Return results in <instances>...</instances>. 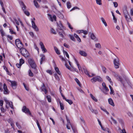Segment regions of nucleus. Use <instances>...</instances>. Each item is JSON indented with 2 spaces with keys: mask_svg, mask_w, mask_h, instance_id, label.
Returning a JSON list of instances; mask_svg holds the SVG:
<instances>
[{
  "mask_svg": "<svg viewBox=\"0 0 133 133\" xmlns=\"http://www.w3.org/2000/svg\"><path fill=\"white\" fill-rule=\"evenodd\" d=\"M3 85L2 83H0V90L1 91H3V94L5 95H7L9 94V91L5 83H4L3 85Z\"/></svg>",
  "mask_w": 133,
  "mask_h": 133,
  "instance_id": "f257e3e1",
  "label": "nucleus"
},
{
  "mask_svg": "<svg viewBox=\"0 0 133 133\" xmlns=\"http://www.w3.org/2000/svg\"><path fill=\"white\" fill-rule=\"evenodd\" d=\"M19 4L24 14L27 16H29L30 15V13L28 11L25 10L26 8V6L24 3L22 1H19Z\"/></svg>",
  "mask_w": 133,
  "mask_h": 133,
  "instance_id": "f03ea898",
  "label": "nucleus"
},
{
  "mask_svg": "<svg viewBox=\"0 0 133 133\" xmlns=\"http://www.w3.org/2000/svg\"><path fill=\"white\" fill-rule=\"evenodd\" d=\"M20 52L22 55L25 57H27L29 56L28 51L24 48H21L20 49Z\"/></svg>",
  "mask_w": 133,
  "mask_h": 133,
  "instance_id": "7ed1b4c3",
  "label": "nucleus"
},
{
  "mask_svg": "<svg viewBox=\"0 0 133 133\" xmlns=\"http://www.w3.org/2000/svg\"><path fill=\"white\" fill-rule=\"evenodd\" d=\"M28 62L32 68L34 69H36L37 66L33 59H29L28 60Z\"/></svg>",
  "mask_w": 133,
  "mask_h": 133,
  "instance_id": "20e7f679",
  "label": "nucleus"
},
{
  "mask_svg": "<svg viewBox=\"0 0 133 133\" xmlns=\"http://www.w3.org/2000/svg\"><path fill=\"white\" fill-rule=\"evenodd\" d=\"M91 80L92 83H95L97 81L98 82L102 81V79L100 76H97L91 79Z\"/></svg>",
  "mask_w": 133,
  "mask_h": 133,
  "instance_id": "39448f33",
  "label": "nucleus"
},
{
  "mask_svg": "<svg viewBox=\"0 0 133 133\" xmlns=\"http://www.w3.org/2000/svg\"><path fill=\"white\" fill-rule=\"evenodd\" d=\"M113 63L115 68L116 69L118 68H119V65L118 58H116L114 60Z\"/></svg>",
  "mask_w": 133,
  "mask_h": 133,
  "instance_id": "423d86ee",
  "label": "nucleus"
},
{
  "mask_svg": "<svg viewBox=\"0 0 133 133\" xmlns=\"http://www.w3.org/2000/svg\"><path fill=\"white\" fill-rule=\"evenodd\" d=\"M89 35H90L91 38L94 40L95 42H97L98 41V39L96 37L94 34L90 32L89 33Z\"/></svg>",
  "mask_w": 133,
  "mask_h": 133,
  "instance_id": "0eeeda50",
  "label": "nucleus"
},
{
  "mask_svg": "<svg viewBox=\"0 0 133 133\" xmlns=\"http://www.w3.org/2000/svg\"><path fill=\"white\" fill-rule=\"evenodd\" d=\"M15 43L17 47L18 48L22 47L23 46L22 43L19 39H17L15 41Z\"/></svg>",
  "mask_w": 133,
  "mask_h": 133,
  "instance_id": "6e6552de",
  "label": "nucleus"
},
{
  "mask_svg": "<svg viewBox=\"0 0 133 133\" xmlns=\"http://www.w3.org/2000/svg\"><path fill=\"white\" fill-rule=\"evenodd\" d=\"M4 100L6 104H8L11 109H14L13 105L12 102L11 101H9L6 98H4Z\"/></svg>",
  "mask_w": 133,
  "mask_h": 133,
  "instance_id": "1a4fd4ad",
  "label": "nucleus"
},
{
  "mask_svg": "<svg viewBox=\"0 0 133 133\" xmlns=\"http://www.w3.org/2000/svg\"><path fill=\"white\" fill-rule=\"evenodd\" d=\"M22 111L23 112H25V113L28 114L30 116L32 117L33 116L30 112L29 109L28 108H27L26 106H24L23 107L22 109Z\"/></svg>",
  "mask_w": 133,
  "mask_h": 133,
  "instance_id": "9d476101",
  "label": "nucleus"
},
{
  "mask_svg": "<svg viewBox=\"0 0 133 133\" xmlns=\"http://www.w3.org/2000/svg\"><path fill=\"white\" fill-rule=\"evenodd\" d=\"M8 81L11 83V87L14 89H16L17 86V82L15 81H11L8 79Z\"/></svg>",
  "mask_w": 133,
  "mask_h": 133,
  "instance_id": "9b49d317",
  "label": "nucleus"
},
{
  "mask_svg": "<svg viewBox=\"0 0 133 133\" xmlns=\"http://www.w3.org/2000/svg\"><path fill=\"white\" fill-rule=\"evenodd\" d=\"M31 21L32 28L35 31H38L39 30L38 29L36 25L35 24L33 20L32 19H31Z\"/></svg>",
  "mask_w": 133,
  "mask_h": 133,
  "instance_id": "f8f14e48",
  "label": "nucleus"
},
{
  "mask_svg": "<svg viewBox=\"0 0 133 133\" xmlns=\"http://www.w3.org/2000/svg\"><path fill=\"white\" fill-rule=\"evenodd\" d=\"M79 53L81 56L84 57H86L87 56V52L84 51L79 50Z\"/></svg>",
  "mask_w": 133,
  "mask_h": 133,
  "instance_id": "ddd939ff",
  "label": "nucleus"
},
{
  "mask_svg": "<svg viewBox=\"0 0 133 133\" xmlns=\"http://www.w3.org/2000/svg\"><path fill=\"white\" fill-rule=\"evenodd\" d=\"M41 89L42 91L44 92L45 94H46L47 93V90L46 89V87H45V85L44 84H43V85L41 87Z\"/></svg>",
  "mask_w": 133,
  "mask_h": 133,
  "instance_id": "4468645a",
  "label": "nucleus"
},
{
  "mask_svg": "<svg viewBox=\"0 0 133 133\" xmlns=\"http://www.w3.org/2000/svg\"><path fill=\"white\" fill-rule=\"evenodd\" d=\"M54 68L56 72L59 75H61V72L59 71V68L56 66V65H55Z\"/></svg>",
  "mask_w": 133,
  "mask_h": 133,
  "instance_id": "2eb2a0df",
  "label": "nucleus"
},
{
  "mask_svg": "<svg viewBox=\"0 0 133 133\" xmlns=\"http://www.w3.org/2000/svg\"><path fill=\"white\" fill-rule=\"evenodd\" d=\"M109 103L112 106H115V104L113 102L112 99L111 98H109L108 99Z\"/></svg>",
  "mask_w": 133,
  "mask_h": 133,
  "instance_id": "dca6fc26",
  "label": "nucleus"
},
{
  "mask_svg": "<svg viewBox=\"0 0 133 133\" xmlns=\"http://www.w3.org/2000/svg\"><path fill=\"white\" fill-rule=\"evenodd\" d=\"M57 26L58 27V29L60 30H62V29L63 28V26L60 22H59V23L58 24L57 23Z\"/></svg>",
  "mask_w": 133,
  "mask_h": 133,
  "instance_id": "f3484780",
  "label": "nucleus"
},
{
  "mask_svg": "<svg viewBox=\"0 0 133 133\" xmlns=\"http://www.w3.org/2000/svg\"><path fill=\"white\" fill-rule=\"evenodd\" d=\"M40 56L41 57V59L40 63L41 64L42 63V62L44 61L45 59V56L43 54L40 55Z\"/></svg>",
  "mask_w": 133,
  "mask_h": 133,
  "instance_id": "a211bd4d",
  "label": "nucleus"
},
{
  "mask_svg": "<svg viewBox=\"0 0 133 133\" xmlns=\"http://www.w3.org/2000/svg\"><path fill=\"white\" fill-rule=\"evenodd\" d=\"M74 60L75 61L76 64H77L78 66L79 70L80 71L81 69V68L80 67L79 64H78L77 60H76L75 58H74Z\"/></svg>",
  "mask_w": 133,
  "mask_h": 133,
  "instance_id": "6ab92c4d",
  "label": "nucleus"
},
{
  "mask_svg": "<svg viewBox=\"0 0 133 133\" xmlns=\"http://www.w3.org/2000/svg\"><path fill=\"white\" fill-rule=\"evenodd\" d=\"M124 16L126 21L127 22H130V21H132V19L130 17H128V15H124Z\"/></svg>",
  "mask_w": 133,
  "mask_h": 133,
  "instance_id": "aec40b11",
  "label": "nucleus"
},
{
  "mask_svg": "<svg viewBox=\"0 0 133 133\" xmlns=\"http://www.w3.org/2000/svg\"><path fill=\"white\" fill-rule=\"evenodd\" d=\"M54 49L56 53L58 55H59L60 54V53L59 51L58 50V48L56 46L54 47Z\"/></svg>",
  "mask_w": 133,
  "mask_h": 133,
  "instance_id": "412c9836",
  "label": "nucleus"
},
{
  "mask_svg": "<svg viewBox=\"0 0 133 133\" xmlns=\"http://www.w3.org/2000/svg\"><path fill=\"white\" fill-rule=\"evenodd\" d=\"M61 30V32H58L59 34L61 37L63 38L64 37V36L63 34L65 33L64 31L63 30Z\"/></svg>",
  "mask_w": 133,
  "mask_h": 133,
  "instance_id": "4be33fe9",
  "label": "nucleus"
},
{
  "mask_svg": "<svg viewBox=\"0 0 133 133\" xmlns=\"http://www.w3.org/2000/svg\"><path fill=\"white\" fill-rule=\"evenodd\" d=\"M46 97L49 102L50 103L51 102V98L50 96L47 95Z\"/></svg>",
  "mask_w": 133,
  "mask_h": 133,
  "instance_id": "5701e85b",
  "label": "nucleus"
},
{
  "mask_svg": "<svg viewBox=\"0 0 133 133\" xmlns=\"http://www.w3.org/2000/svg\"><path fill=\"white\" fill-rule=\"evenodd\" d=\"M112 75L114 76L116 78L118 79V78H120V77L118 76V75L116 74L115 72L112 71Z\"/></svg>",
  "mask_w": 133,
  "mask_h": 133,
  "instance_id": "b1692460",
  "label": "nucleus"
},
{
  "mask_svg": "<svg viewBox=\"0 0 133 133\" xmlns=\"http://www.w3.org/2000/svg\"><path fill=\"white\" fill-rule=\"evenodd\" d=\"M0 4L2 8V10H3V12H4V13H6V12H5V9L4 8V6H3L4 5H3V2H2V1H0Z\"/></svg>",
  "mask_w": 133,
  "mask_h": 133,
  "instance_id": "393cba45",
  "label": "nucleus"
},
{
  "mask_svg": "<svg viewBox=\"0 0 133 133\" xmlns=\"http://www.w3.org/2000/svg\"><path fill=\"white\" fill-rule=\"evenodd\" d=\"M101 20L103 23L104 24L105 26H107V24L103 18V17H101Z\"/></svg>",
  "mask_w": 133,
  "mask_h": 133,
  "instance_id": "a878e982",
  "label": "nucleus"
},
{
  "mask_svg": "<svg viewBox=\"0 0 133 133\" xmlns=\"http://www.w3.org/2000/svg\"><path fill=\"white\" fill-rule=\"evenodd\" d=\"M90 96L92 99L94 101L96 102H97L98 101V100L96 99L94 96L92 94H90Z\"/></svg>",
  "mask_w": 133,
  "mask_h": 133,
  "instance_id": "bb28decb",
  "label": "nucleus"
},
{
  "mask_svg": "<svg viewBox=\"0 0 133 133\" xmlns=\"http://www.w3.org/2000/svg\"><path fill=\"white\" fill-rule=\"evenodd\" d=\"M106 78L107 79L109 82L112 85H113V83L111 81V78L109 77V76H106Z\"/></svg>",
  "mask_w": 133,
  "mask_h": 133,
  "instance_id": "cd10ccee",
  "label": "nucleus"
},
{
  "mask_svg": "<svg viewBox=\"0 0 133 133\" xmlns=\"http://www.w3.org/2000/svg\"><path fill=\"white\" fill-rule=\"evenodd\" d=\"M84 72L85 73V74L87 75L89 77H91L93 76H94V75L93 74H92V75L91 76L89 74V72L87 70H84Z\"/></svg>",
  "mask_w": 133,
  "mask_h": 133,
  "instance_id": "c85d7f7f",
  "label": "nucleus"
},
{
  "mask_svg": "<svg viewBox=\"0 0 133 133\" xmlns=\"http://www.w3.org/2000/svg\"><path fill=\"white\" fill-rule=\"evenodd\" d=\"M34 4L35 6H36V8H39V5H38V3L35 0H34Z\"/></svg>",
  "mask_w": 133,
  "mask_h": 133,
  "instance_id": "c756f323",
  "label": "nucleus"
},
{
  "mask_svg": "<svg viewBox=\"0 0 133 133\" xmlns=\"http://www.w3.org/2000/svg\"><path fill=\"white\" fill-rule=\"evenodd\" d=\"M59 102L61 109L62 110H63L64 109V107L63 103L61 102L59 100Z\"/></svg>",
  "mask_w": 133,
  "mask_h": 133,
  "instance_id": "7c9ffc66",
  "label": "nucleus"
},
{
  "mask_svg": "<svg viewBox=\"0 0 133 133\" xmlns=\"http://www.w3.org/2000/svg\"><path fill=\"white\" fill-rule=\"evenodd\" d=\"M67 7L68 9H69L71 7V4L69 2H68L66 3Z\"/></svg>",
  "mask_w": 133,
  "mask_h": 133,
  "instance_id": "2f4dec72",
  "label": "nucleus"
},
{
  "mask_svg": "<svg viewBox=\"0 0 133 133\" xmlns=\"http://www.w3.org/2000/svg\"><path fill=\"white\" fill-rule=\"evenodd\" d=\"M69 36L70 37V39L73 41H75V39L74 37V36L71 34H69Z\"/></svg>",
  "mask_w": 133,
  "mask_h": 133,
  "instance_id": "473e14b6",
  "label": "nucleus"
},
{
  "mask_svg": "<svg viewBox=\"0 0 133 133\" xmlns=\"http://www.w3.org/2000/svg\"><path fill=\"white\" fill-rule=\"evenodd\" d=\"M75 80L78 85L79 87H81V85L78 79L77 78H75Z\"/></svg>",
  "mask_w": 133,
  "mask_h": 133,
  "instance_id": "72a5a7b5",
  "label": "nucleus"
},
{
  "mask_svg": "<svg viewBox=\"0 0 133 133\" xmlns=\"http://www.w3.org/2000/svg\"><path fill=\"white\" fill-rule=\"evenodd\" d=\"M95 47L97 48L100 49L101 48V45L99 43H96L95 44Z\"/></svg>",
  "mask_w": 133,
  "mask_h": 133,
  "instance_id": "f704fd0d",
  "label": "nucleus"
},
{
  "mask_svg": "<svg viewBox=\"0 0 133 133\" xmlns=\"http://www.w3.org/2000/svg\"><path fill=\"white\" fill-rule=\"evenodd\" d=\"M65 101L67 102L70 105L72 104L73 103L72 101L71 100L65 99Z\"/></svg>",
  "mask_w": 133,
  "mask_h": 133,
  "instance_id": "c9c22d12",
  "label": "nucleus"
},
{
  "mask_svg": "<svg viewBox=\"0 0 133 133\" xmlns=\"http://www.w3.org/2000/svg\"><path fill=\"white\" fill-rule=\"evenodd\" d=\"M63 51L64 55H65L66 57L68 58H69V55L66 51H65L63 49Z\"/></svg>",
  "mask_w": 133,
  "mask_h": 133,
  "instance_id": "e433bc0d",
  "label": "nucleus"
},
{
  "mask_svg": "<svg viewBox=\"0 0 133 133\" xmlns=\"http://www.w3.org/2000/svg\"><path fill=\"white\" fill-rule=\"evenodd\" d=\"M28 72L29 75V76L31 77H32L33 76V74L30 70H29Z\"/></svg>",
  "mask_w": 133,
  "mask_h": 133,
  "instance_id": "4c0bfd02",
  "label": "nucleus"
},
{
  "mask_svg": "<svg viewBox=\"0 0 133 133\" xmlns=\"http://www.w3.org/2000/svg\"><path fill=\"white\" fill-rule=\"evenodd\" d=\"M51 21H53V20L56 21V16L55 15H54L51 18Z\"/></svg>",
  "mask_w": 133,
  "mask_h": 133,
  "instance_id": "58836bf2",
  "label": "nucleus"
},
{
  "mask_svg": "<svg viewBox=\"0 0 133 133\" xmlns=\"http://www.w3.org/2000/svg\"><path fill=\"white\" fill-rule=\"evenodd\" d=\"M51 32L54 34L56 35V32L55 30L52 28H51Z\"/></svg>",
  "mask_w": 133,
  "mask_h": 133,
  "instance_id": "ea45409f",
  "label": "nucleus"
},
{
  "mask_svg": "<svg viewBox=\"0 0 133 133\" xmlns=\"http://www.w3.org/2000/svg\"><path fill=\"white\" fill-rule=\"evenodd\" d=\"M39 45L41 46V49L44 48H45V46L44 45V44L42 42H40L39 43Z\"/></svg>",
  "mask_w": 133,
  "mask_h": 133,
  "instance_id": "a19ab883",
  "label": "nucleus"
},
{
  "mask_svg": "<svg viewBox=\"0 0 133 133\" xmlns=\"http://www.w3.org/2000/svg\"><path fill=\"white\" fill-rule=\"evenodd\" d=\"M102 70L103 72L104 73H106V68L104 66H102Z\"/></svg>",
  "mask_w": 133,
  "mask_h": 133,
  "instance_id": "79ce46f5",
  "label": "nucleus"
},
{
  "mask_svg": "<svg viewBox=\"0 0 133 133\" xmlns=\"http://www.w3.org/2000/svg\"><path fill=\"white\" fill-rule=\"evenodd\" d=\"M96 2L97 4L101 5L102 4L101 0H96Z\"/></svg>",
  "mask_w": 133,
  "mask_h": 133,
  "instance_id": "37998d69",
  "label": "nucleus"
},
{
  "mask_svg": "<svg viewBox=\"0 0 133 133\" xmlns=\"http://www.w3.org/2000/svg\"><path fill=\"white\" fill-rule=\"evenodd\" d=\"M20 18L18 17L17 18V19H14V21L18 25H19V21L18 20V19Z\"/></svg>",
  "mask_w": 133,
  "mask_h": 133,
  "instance_id": "c03bdc74",
  "label": "nucleus"
},
{
  "mask_svg": "<svg viewBox=\"0 0 133 133\" xmlns=\"http://www.w3.org/2000/svg\"><path fill=\"white\" fill-rule=\"evenodd\" d=\"M67 24L68 26V27L71 29L72 30L73 29V28L72 27L70 24L68 22V21H67Z\"/></svg>",
  "mask_w": 133,
  "mask_h": 133,
  "instance_id": "a18cd8bd",
  "label": "nucleus"
},
{
  "mask_svg": "<svg viewBox=\"0 0 133 133\" xmlns=\"http://www.w3.org/2000/svg\"><path fill=\"white\" fill-rule=\"evenodd\" d=\"M19 61V63L22 65L24 63V60L22 58L20 59Z\"/></svg>",
  "mask_w": 133,
  "mask_h": 133,
  "instance_id": "49530a36",
  "label": "nucleus"
},
{
  "mask_svg": "<svg viewBox=\"0 0 133 133\" xmlns=\"http://www.w3.org/2000/svg\"><path fill=\"white\" fill-rule=\"evenodd\" d=\"M23 84L25 90L27 91H28L29 90V87L26 86V85L24 83H23Z\"/></svg>",
  "mask_w": 133,
  "mask_h": 133,
  "instance_id": "de8ad7c7",
  "label": "nucleus"
},
{
  "mask_svg": "<svg viewBox=\"0 0 133 133\" xmlns=\"http://www.w3.org/2000/svg\"><path fill=\"white\" fill-rule=\"evenodd\" d=\"M70 126H71V127H72L71 124H67L66 127L68 129H70Z\"/></svg>",
  "mask_w": 133,
  "mask_h": 133,
  "instance_id": "09e8293b",
  "label": "nucleus"
},
{
  "mask_svg": "<svg viewBox=\"0 0 133 133\" xmlns=\"http://www.w3.org/2000/svg\"><path fill=\"white\" fill-rule=\"evenodd\" d=\"M0 32H1V35L2 36H4V32L3 30L1 29H0Z\"/></svg>",
  "mask_w": 133,
  "mask_h": 133,
  "instance_id": "8fccbe9b",
  "label": "nucleus"
},
{
  "mask_svg": "<svg viewBox=\"0 0 133 133\" xmlns=\"http://www.w3.org/2000/svg\"><path fill=\"white\" fill-rule=\"evenodd\" d=\"M76 9H78V10H79V9L77 7V6H75L73 7L72 9H71L70 10V11H71L73 10H74Z\"/></svg>",
  "mask_w": 133,
  "mask_h": 133,
  "instance_id": "3c124183",
  "label": "nucleus"
},
{
  "mask_svg": "<svg viewBox=\"0 0 133 133\" xmlns=\"http://www.w3.org/2000/svg\"><path fill=\"white\" fill-rule=\"evenodd\" d=\"M54 76L56 78V79H57V80H59V78L58 76V75H57V74H54Z\"/></svg>",
  "mask_w": 133,
  "mask_h": 133,
  "instance_id": "603ef678",
  "label": "nucleus"
},
{
  "mask_svg": "<svg viewBox=\"0 0 133 133\" xmlns=\"http://www.w3.org/2000/svg\"><path fill=\"white\" fill-rule=\"evenodd\" d=\"M10 32L11 34H16V32H14L12 29H9Z\"/></svg>",
  "mask_w": 133,
  "mask_h": 133,
  "instance_id": "864d4df0",
  "label": "nucleus"
},
{
  "mask_svg": "<svg viewBox=\"0 0 133 133\" xmlns=\"http://www.w3.org/2000/svg\"><path fill=\"white\" fill-rule=\"evenodd\" d=\"M111 120L113 121L114 123L115 124H116L117 123V122L116 120L115 119H114L112 117H111Z\"/></svg>",
  "mask_w": 133,
  "mask_h": 133,
  "instance_id": "5fc2aeb1",
  "label": "nucleus"
},
{
  "mask_svg": "<svg viewBox=\"0 0 133 133\" xmlns=\"http://www.w3.org/2000/svg\"><path fill=\"white\" fill-rule=\"evenodd\" d=\"M114 6L115 8H116L118 6V4L116 2H113Z\"/></svg>",
  "mask_w": 133,
  "mask_h": 133,
  "instance_id": "6e6d98bb",
  "label": "nucleus"
},
{
  "mask_svg": "<svg viewBox=\"0 0 133 133\" xmlns=\"http://www.w3.org/2000/svg\"><path fill=\"white\" fill-rule=\"evenodd\" d=\"M123 12L124 15H128V12L126 9L123 10Z\"/></svg>",
  "mask_w": 133,
  "mask_h": 133,
  "instance_id": "4d7b16f0",
  "label": "nucleus"
},
{
  "mask_svg": "<svg viewBox=\"0 0 133 133\" xmlns=\"http://www.w3.org/2000/svg\"><path fill=\"white\" fill-rule=\"evenodd\" d=\"M18 20L19 21V22L20 23V24H21L22 26L23 27H24V25L23 24L22 22L21 21V19L20 18H18Z\"/></svg>",
  "mask_w": 133,
  "mask_h": 133,
  "instance_id": "13d9d810",
  "label": "nucleus"
},
{
  "mask_svg": "<svg viewBox=\"0 0 133 133\" xmlns=\"http://www.w3.org/2000/svg\"><path fill=\"white\" fill-rule=\"evenodd\" d=\"M46 72L47 73L49 74L50 75H52V73L51 70H47L46 71Z\"/></svg>",
  "mask_w": 133,
  "mask_h": 133,
  "instance_id": "bf43d9fd",
  "label": "nucleus"
},
{
  "mask_svg": "<svg viewBox=\"0 0 133 133\" xmlns=\"http://www.w3.org/2000/svg\"><path fill=\"white\" fill-rule=\"evenodd\" d=\"M82 33H83L85 35H86L88 34V31L86 30H82Z\"/></svg>",
  "mask_w": 133,
  "mask_h": 133,
  "instance_id": "052dcab7",
  "label": "nucleus"
},
{
  "mask_svg": "<svg viewBox=\"0 0 133 133\" xmlns=\"http://www.w3.org/2000/svg\"><path fill=\"white\" fill-rule=\"evenodd\" d=\"M120 129L121 131V133H126V131L124 129H123L122 130H121V129Z\"/></svg>",
  "mask_w": 133,
  "mask_h": 133,
  "instance_id": "680f3d73",
  "label": "nucleus"
},
{
  "mask_svg": "<svg viewBox=\"0 0 133 133\" xmlns=\"http://www.w3.org/2000/svg\"><path fill=\"white\" fill-rule=\"evenodd\" d=\"M16 66L18 68H20L21 66L22 65L20 63H17L16 64Z\"/></svg>",
  "mask_w": 133,
  "mask_h": 133,
  "instance_id": "e2e57ef3",
  "label": "nucleus"
},
{
  "mask_svg": "<svg viewBox=\"0 0 133 133\" xmlns=\"http://www.w3.org/2000/svg\"><path fill=\"white\" fill-rule=\"evenodd\" d=\"M64 46L66 48H69V45L65 43L64 44Z\"/></svg>",
  "mask_w": 133,
  "mask_h": 133,
  "instance_id": "0e129e2a",
  "label": "nucleus"
},
{
  "mask_svg": "<svg viewBox=\"0 0 133 133\" xmlns=\"http://www.w3.org/2000/svg\"><path fill=\"white\" fill-rule=\"evenodd\" d=\"M1 112H4L5 111V110L3 107H2L1 108Z\"/></svg>",
  "mask_w": 133,
  "mask_h": 133,
  "instance_id": "69168bd1",
  "label": "nucleus"
},
{
  "mask_svg": "<svg viewBox=\"0 0 133 133\" xmlns=\"http://www.w3.org/2000/svg\"><path fill=\"white\" fill-rule=\"evenodd\" d=\"M80 119L81 120V123H83V124H84L85 123L84 121V119L83 118H80Z\"/></svg>",
  "mask_w": 133,
  "mask_h": 133,
  "instance_id": "338daca9",
  "label": "nucleus"
},
{
  "mask_svg": "<svg viewBox=\"0 0 133 133\" xmlns=\"http://www.w3.org/2000/svg\"><path fill=\"white\" fill-rule=\"evenodd\" d=\"M29 33L31 36L32 37H34V34L32 32H30Z\"/></svg>",
  "mask_w": 133,
  "mask_h": 133,
  "instance_id": "774afa93",
  "label": "nucleus"
}]
</instances>
